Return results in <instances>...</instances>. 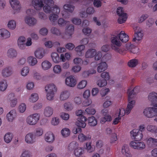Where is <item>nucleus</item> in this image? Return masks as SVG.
Segmentation results:
<instances>
[{"label":"nucleus","instance_id":"2eb2a0df","mask_svg":"<svg viewBox=\"0 0 157 157\" xmlns=\"http://www.w3.org/2000/svg\"><path fill=\"white\" fill-rule=\"evenodd\" d=\"M87 121V118L84 116H82L77 119L75 122V125L80 128H85L86 126V122Z\"/></svg>","mask_w":157,"mask_h":157},{"label":"nucleus","instance_id":"2f4dec72","mask_svg":"<svg viewBox=\"0 0 157 157\" xmlns=\"http://www.w3.org/2000/svg\"><path fill=\"white\" fill-rule=\"evenodd\" d=\"M52 66L51 63L47 60L43 61L41 64V69L44 71L48 70L51 68Z\"/></svg>","mask_w":157,"mask_h":157},{"label":"nucleus","instance_id":"69168bd1","mask_svg":"<svg viewBox=\"0 0 157 157\" xmlns=\"http://www.w3.org/2000/svg\"><path fill=\"white\" fill-rule=\"evenodd\" d=\"M96 113L95 109L91 107H88L86 109L85 113L89 115H94Z\"/></svg>","mask_w":157,"mask_h":157},{"label":"nucleus","instance_id":"0e129e2a","mask_svg":"<svg viewBox=\"0 0 157 157\" xmlns=\"http://www.w3.org/2000/svg\"><path fill=\"white\" fill-rule=\"evenodd\" d=\"M48 29L45 27L41 28L39 31V34L42 36H45L48 33Z\"/></svg>","mask_w":157,"mask_h":157},{"label":"nucleus","instance_id":"c9c22d12","mask_svg":"<svg viewBox=\"0 0 157 157\" xmlns=\"http://www.w3.org/2000/svg\"><path fill=\"white\" fill-rule=\"evenodd\" d=\"M121 153L127 157H131L132 155L130 152L129 147L128 145H124L122 147Z\"/></svg>","mask_w":157,"mask_h":157},{"label":"nucleus","instance_id":"ddd939ff","mask_svg":"<svg viewBox=\"0 0 157 157\" xmlns=\"http://www.w3.org/2000/svg\"><path fill=\"white\" fill-rule=\"evenodd\" d=\"M24 21L26 25L31 27L35 25L37 23V20L36 18L28 16H25Z\"/></svg>","mask_w":157,"mask_h":157},{"label":"nucleus","instance_id":"79ce46f5","mask_svg":"<svg viewBox=\"0 0 157 157\" xmlns=\"http://www.w3.org/2000/svg\"><path fill=\"white\" fill-rule=\"evenodd\" d=\"M51 57L53 62L55 63H58L60 62L59 55L56 52H52L51 55Z\"/></svg>","mask_w":157,"mask_h":157},{"label":"nucleus","instance_id":"72a5a7b5","mask_svg":"<svg viewBox=\"0 0 157 157\" xmlns=\"http://www.w3.org/2000/svg\"><path fill=\"white\" fill-rule=\"evenodd\" d=\"M117 36H118L120 41L122 42L126 43L128 40L129 37L124 31H121Z\"/></svg>","mask_w":157,"mask_h":157},{"label":"nucleus","instance_id":"58836bf2","mask_svg":"<svg viewBox=\"0 0 157 157\" xmlns=\"http://www.w3.org/2000/svg\"><path fill=\"white\" fill-rule=\"evenodd\" d=\"M27 109L26 104L24 102L20 103L18 105L17 110L18 113H23L25 112Z\"/></svg>","mask_w":157,"mask_h":157},{"label":"nucleus","instance_id":"6e6d98bb","mask_svg":"<svg viewBox=\"0 0 157 157\" xmlns=\"http://www.w3.org/2000/svg\"><path fill=\"white\" fill-rule=\"evenodd\" d=\"M68 22V21L64 20L62 18H60L58 19L57 23L59 26L63 27L65 26L67 24V23Z\"/></svg>","mask_w":157,"mask_h":157},{"label":"nucleus","instance_id":"a19ab883","mask_svg":"<svg viewBox=\"0 0 157 157\" xmlns=\"http://www.w3.org/2000/svg\"><path fill=\"white\" fill-rule=\"evenodd\" d=\"M7 82L6 80H2L0 81V91L3 92L6 91L8 87Z\"/></svg>","mask_w":157,"mask_h":157},{"label":"nucleus","instance_id":"dca6fc26","mask_svg":"<svg viewBox=\"0 0 157 157\" xmlns=\"http://www.w3.org/2000/svg\"><path fill=\"white\" fill-rule=\"evenodd\" d=\"M77 80L72 75H70L67 77L65 80V84L67 86L73 87L76 84Z\"/></svg>","mask_w":157,"mask_h":157},{"label":"nucleus","instance_id":"680f3d73","mask_svg":"<svg viewBox=\"0 0 157 157\" xmlns=\"http://www.w3.org/2000/svg\"><path fill=\"white\" fill-rule=\"evenodd\" d=\"M52 33L56 36H59L61 35V33L59 29L55 27H53L50 29Z\"/></svg>","mask_w":157,"mask_h":157},{"label":"nucleus","instance_id":"9b49d317","mask_svg":"<svg viewBox=\"0 0 157 157\" xmlns=\"http://www.w3.org/2000/svg\"><path fill=\"white\" fill-rule=\"evenodd\" d=\"M25 142L29 144H33L36 142V138L33 132H29L27 134L24 138Z\"/></svg>","mask_w":157,"mask_h":157},{"label":"nucleus","instance_id":"49530a36","mask_svg":"<svg viewBox=\"0 0 157 157\" xmlns=\"http://www.w3.org/2000/svg\"><path fill=\"white\" fill-rule=\"evenodd\" d=\"M52 71L55 74L59 75L61 73L62 69L60 65L56 64L52 67Z\"/></svg>","mask_w":157,"mask_h":157},{"label":"nucleus","instance_id":"f3484780","mask_svg":"<svg viewBox=\"0 0 157 157\" xmlns=\"http://www.w3.org/2000/svg\"><path fill=\"white\" fill-rule=\"evenodd\" d=\"M44 139L46 142L49 144H52L55 140V137L52 132L48 131L45 134Z\"/></svg>","mask_w":157,"mask_h":157},{"label":"nucleus","instance_id":"a18cd8bd","mask_svg":"<svg viewBox=\"0 0 157 157\" xmlns=\"http://www.w3.org/2000/svg\"><path fill=\"white\" fill-rule=\"evenodd\" d=\"M7 27L10 29L12 30L15 29L16 27L15 21L13 20H9L7 23Z\"/></svg>","mask_w":157,"mask_h":157},{"label":"nucleus","instance_id":"774afa93","mask_svg":"<svg viewBox=\"0 0 157 157\" xmlns=\"http://www.w3.org/2000/svg\"><path fill=\"white\" fill-rule=\"evenodd\" d=\"M97 85L100 87H102L106 85L107 82L106 80L100 79L97 82Z\"/></svg>","mask_w":157,"mask_h":157},{"label":"nucleus","instance_id":"603ef678","mask_svg":"<svg viewBox=\"0 0 157 157\" xmlns=\"http://www.w3.org/2000/svg\"><path fill=\"white\" fill-rule=\"evenodd\" d=\"M44 133V130L41 127L36 128L34 131V135L35 137H40L42 136Z\"/></svg>","mask_w":157,"mask_h":157},{"label":"nucleus","instance_id":"13d9d810","mask_svg":"<svg viewBox=\"0 0 157 157\" xmlns=\"http://www.w3.org/2000/svg\"><path fill=\"white\" fill-rule=\"evenodd\" d=\"M125 113H126L127 114H129V113H127L126 110H125L124 108H121L117 110L116 114L117 115L120 116L121 117H122L124 116Z\"/></svg>","mask_w":157,"mask_h":157},{"label":"nucleus","instance_id":"5fc2aeb1","mask_svg":"<svg viewBox=\"0 0 157 157\" xmlns=\"http://www.w3.org/2000/svg\"><path fill=\"white\" fill-rule=\"evenodd\" d=\"M63 107L67 111H71L74 108V105L70 102L65 103L63 104Z\"/></svg>","mask_w":157,"mask_h":157},{"label":"nucleus","instance_id":"9d476101","mask_svg":"<svg viewBox=\"0 0 157 157\" xmlns=\"http://www.w3.org/2000/svg\"><path fill=\"white\" fill-rule=\"evenodd\" d=\"M131 137L136 141H140L143 137L142 132L139 129H134L130 132Z\"/></svg>","mask_w":157,"mask_h":157},{"label":"nucleus","instance_id":"b1692460","mask_svg":"<svg viewBox=\"0 0 157 157\" xmlns=\"http://www.w3.org/2000/svg\"><path fill=\"white\" fill-rule=\"evenodd\" d=\"M53 113V108L50 106H47L44 108L43 110V115L46 117H51Z\"/></svg>","mask_w":157,"mask_h":157},{"label":"nucleus","instance_id":"c03bdc74","mask_svg":"<svg viewBox=\"0 0 157 157\" xmlns=\"http://www.w3.org/2000/svg\"><path fill=\"white\" fill-rule=\"evenodd\" d=\"M146 141L148 145L151 146L157 145V139L151 137L147 138Z\"/></svg>","mask_w":157,"mask_h":157},{"label":"nucleus","instance_id":"bf43d9fd","mask_svg":"<svg viewBox=\"0 0 157 157\" xmlns=\"http://www.w3.org/2000/svg\"><path fill=\"white\" fill-rule=\"evenodd\" d=\"M61 132L63 136L65 137H68L70 134V131L67 128H64L62 129L61 130Z\"/></svg>","mask_w":157,"mask_h":157},{"label":"nucleus","instance_id":"412c9836","mask_svg":"<svg viewBox=\"0 0 157 157\" xmlns=\"http://www.w3.org/2000/svg\"><path fill=\"white\" fill-rule=\"evenodd\" d=\"M45 54L44 49L41 47L37 48L34 52L35 56L39 59H42L44 56Z\"/></svg>","mask_w":157,"mask_h":157},{"label":"nucleus","instance_id":"ea45409f","mask_svg":"<svg viewBox=\"0 0 157 157\" xmlns=\"http://www.w3.org/2000/svg\"><path fill=\"white\" fill-rule=\"evenodd\" d=\"M78 146L79 144L78 142L76 141H73L67 145V150L69 151H72Z\"/></svg>","mask_w":157,"mask_h":157},{"label":"nucleus","instance_id":"8fccbe9b","mask_svg":"<svg viewBox=\"0 0 157 157\" xmlns=\"http://www.w3.org/2000/svg\"><path fill=\"white\" fill-rule=\"evenodd\" d=\"M146 129L148 131L157 135V126L148 125L147 126Z\"/></svg>","mask_w":157,"mask_h":157},{"label":"nucleus","instance_id":"1a4fd4ad","mask_svg":"<svg viewBox=\"0 0 157 157\" xmlns=\"http://www.w3.org/2000/svg\"><path fill=\"white\" fill-rule=\"evenodd\" d=\"M111 46L112 49L116 50L117 48L120 47L122 43L117 35L113 36L111 38Z\"/></svg>","mask_w":157,"mask_h":157},{"label":"nucleus","instance_id":"a211bd4d","mask_svg":"<svg viewBox=\"0 0 157 157\" xmlns=\"http://www.w3.org/2000/svg\"><path fill=\"white\" fill-rule=\"evenodd\" d=\"M71 96L70 91L67 89L63 90L60 92L59 99L62 101H65L69 99Z\"/></svg>","mask_w":157,"mask_h":157},{"label":"nucleus","instance_id":"c756f323","mask_svg":"<svg viewBox=\"0 0 157 157\" xmlns=\"http://www.w3.org/2000/svg\"><path fill=\"white\" fill-rule=\"evenodd\" d=\"M84 153V149L83 147L78 146L75 148L74 150L73 154L75 157H80Z\"/></svg>","mask_w":157,"mask_h":157},{"label":"nucleus","instance_id":"bb28decb","mask_svg":"<svg viewBox=\"0 0 157 157\" xmlns=\"http://www.w3.org/2000/svg\"><path fill=\"white\" fill-rule=\"evenodd\" d=\"M91 136L89 135H85L81 133L79 134L78 136V142L83 143L85 141L89 140L91 139Z\"/></svg>","mask_w":157,"mask_h":157},{"label":"nucleus","instance_id":"f704fd0d","mask_svg":"<svg viewBox=\"0 0 157 157\" xmlns=\"http://www.w3.org/2000/svg\"><path fill=\"white\" fill-rule=\"evenodd\" d=\"M148 100L152 104L157 101V93L152 92L149 93L147 97Z\"/></svg>","mask_w":157,"mask_h":157},{"label":"nucleus","instance_id":"de8ad7c7","mask_svg":"<svg viewBox=\"0 0 157 157\" xmlns=\"http://www.w3.org/2000/svg\"><path fill=\"white\" fill-rule=\"evenodd\" d=\"M39 98L37 94L33 93H32L29 97V100L31 102L34 103Z\"/></svg>","mask_w":157,"mask_h":157},{"label":"nucleus","instance_id":"e2e57ef3","mask_svg":"<svg viewBox=\"0 0 157 157\" xmlns=\"http://www.w3.org/2000/svg\"><path fill=\"white\" fill-rule=\"evenodd\" d=\"M138 62V59H134L130 60L128 63V65L129 67H134L137 64Z\"/></svg>","mask_w":157,"mask_h":157},{"label":"nucleus","instance_id":"09e8293b","mask_svg":"<svg viewBox=\"0 0 157 157\" xmlns=\"http://www.w3.org/2000/svg\"><path fill=\"white\" fill-rule=\"evenodd\" d=\"M63 8L66 11L72 13L74 11L75 7L70 4H66L63 6Z\"/></svg>","mask_w":157,"mask_h":157},{"label":"nucleus","instance_id":"c85d7f7f","mask_svg":"<svg viewBox=\"0 0 157 157\" xmlns=\"http://www.w3.org/2000/svg\"><path fill=\"white\" fill-rule=\"evenodd\" d=\"M96 50L94 48H90L88 49L85 53L84 56L86 59H91L94 57Z\"/></svg>","mask_w":157,"mask_h":157},{"label":"nucleus","instance_id":"4d7b16f0","mask_svg":"<svg viewBox=\"0 0 157 157\" xmlns=\"http://www.w3.org/2000/svg\"><path fill=\"white\" fill-rule=\"evenodd\" d=\"M71 21L73 24L77 25H80L82 22L81 20L77 17L72 18Z\"/></svg>","mask_w":157,"mask_h":157},{"label":"nucleus","instance_id":"7ed1b4c3","mask_svg":"<svg viewBox=\"0 0 157 157\" xmlns=\"http://www.w3.org/2000/svg\"><path fill=\"white\" fill-rule=\"evenodd\" d=\"M143 114L144 116L147 118H155L157 115L156 109L155 104L152 107H147L143 110Z\"/></svg>","mask_w":157,"mask_h":157},{"label":"nucleus","instance_id":"4be33fe9","mask_svg":"<svg viewBox=\"0 0 157 157\" xmlns=\"http://www.w3.org/2000/svg\"><path fill=\"white\" fill-rule=\"evenodd\" d=\"M74 30V26L71 24H70L67 25L65 27L64 32L65 34L66 35L71 37L73 34Z\"/></svg>","mask_w":157,"mask_h":157},{"label":"nucleus","instance_id":"3c124183","mask_svg":"<svg viewBox=\"0 0 157 157\" xmlns=\"http://www.w3.org/2000/svg\"><path fill=\"white\" fill-rule=\"evenodd\" d=\"M85 149L89 153H92L94 151V148L92 145L91 142H88L85 144Z\"/></svg>","mask_w":157,"mask_h":157},{"label":"nucleus","instance_id":"393cba45","mask_svg":"<svg viewBox=\"0 0 157 157\" xmlns=\"http://www.w3.org/2000/svg\"><path fill=\"white\" fill-rule=\"evenodd\" d=\"M16 115V112L15 110H10L6 115V118L7 121L12 122L15 119Z\"/></svg>","mask_w":157,"mask_h":157},{"label":"nucleus","instance_id":"052dcab7","mask_svg":"<svg viewBox=\"0 0 157 157\" xmlns=\"http://www.w3.org/2000/svg\"><path fill=\"white\" fill-rule=\"evenodd\" d=\"M119 16L118 19V22L119 24H122L124 23L126 20L127 18V14H123L122 15Z\"/></svg>","mask_w":157,"mask_h":157},{"label":"nucleus","instance_id":"0eeeda50","mask_svg":"<svg viewBox=\"0 0 157 157\" xmlns=\"http://www.w3.org/2000/svg\"><path fill=\"white\" fill-rule=\"evenodd\" d=\"M135 32L134 37L133 41H140L142 40L143 36V32L141 28L137 26H135L133 28Z\"/></svg>","mask_w":157,"mask_h":157},{"label":"nucleus","instance_id":"473e14b6","mask_svg":"<svg viewBox=\"0 0 157 157\" xmlns=\"http://www.w3.org/2000/svg\"><path fill=\"white\" fill-rule=\"evenodd\" d=\"M85 48V46L80 45L75 47L74 50L77 55L79 56H82L83 55V51H84Z\"/></svg>","mask_w":157,"mask_h":157},{"label":"nucleus","instance_id":"423d86ee","mask_svg":"<svg viewBox=\"0 0 157 157\" xmlns=\"http://www.w3.org/2000/svg\"><path fill=\"white\" fill-rule=\"evenodd\" d=\"M102 117L100 118V122L104 124L106 122H110L112 120V117L109 113V110L105 108L101 110Z\"/></svg>","mask_w":157,"mask_h":157},{"label":"nucleus","instance_id":"864d4df0","mask_svg":"<svg viewBox=\"0 0 157 157\" xmlns=\"http://www.w3.org/2000/svg\"><path fill=\"white\" fill-rule=\"evenodd\" d=\"M87 84V81L85 80H82L80 81L77 84V88L80 90L85 88Z\"/></svg>","mask_w":157,"mask_h":157},{"label":"nucleus","instance_id":"20e7f679","mask_svg":"<svg viewBox=\"0 0 157 157\" xmlns=\"http://www.w3.org/2000/svg\"><path fill=\"white\" fill-rule=\"evenodd\" d=\"M40 114L35 113L30 115L26 118V121L27 124L31 126L36 125L40 119Z\"/></svg>","mask_w":157,"mask_h":157},{"label":"nucleus","instance_id":"6ab92c4d","mask_svg":"<svg viewBox=\"0 0 157 157\" xmlns=\"http://www.w3.org/2000/svg\"><path fill=\"white\" fill-rule=\"evenodd\" d=\"M11 36L10 33L5 29H0V40H6L9 38Z\"/></svg>","mask_w":157,"mask_h":157},{"label":"nucleus","instance_id":"7c9ffc66","mask_svg":"<svg viewBox=\"0 0 157 157\" xmlns=\"http://www.w3.org/2000/svg\"><path fill=\"white\" fill-rule=\"evenodd\" d=\"M108 66L106 62L101 61L98 65L97 71L99 73H101L106 70L108 68Z\"/></svg>","mask_w":157,"mask_h":157},{"label":"nucleus","instance_id":"37998d69","mask_svg":"<svg viewBox=\"0 0 157 157\" xmlns=\"http://www.w3.org/2000/svg\"><path fill=\"white\" fill-rule=\"evenodd\" d=\"M88 124L89 125L92 126H96L97 124V121L96 118L94 116H91L87 119Z\"/></svg>","mask_w":157,"mask_h":157},{"label":"nucleus","instance_id":"39448f33","mask_svg":"<svg viewBox=\"0 0 157 157\" xmlns=\"http://www.w3.org/2000/svg\"><path fill=\"white\" fill-rule=\"evenodd\" d=\"M9 2L13 14H17L20 12L21 6L18 0H9Z\"/></svg>","mask_w":157,"mask_h":157},{"label":"nucleus","instance_id":"aec40b11","mask_svg":"<svg viewBox=\"0 0 157 157\" xmlns=\"http://www.w3.org/2000/svg\"><path fill=\"white\" fill-rule=\"evenodd\" d=\"M18 53L17 51L14 48H11L9 49L6 52V56L10 59H13L17 57Z\"/></svg>","mask_w":157,"mask_h":157},{"label":"nucleus","instance_id":"338daca9","mask_svg":"<svg viewBox=\"0 0 157 157\" xmlns=\"http://www.w3.org/2000/svg\"><path fill=\"white\" fill-rule=\"evenodd\" d=\"M73 101L75 105L78 106L81 104L82 99L79 96H75L74 98Z\"/></svg>","mask_w":157,"mask_h":157},{"label":"nucleus","instance_id":"4c0bfd02","mask_svg":"<svg viewBox=\"0 0 157 157\" xmlns=\"http://www.w3.org/2000/svg\"><path fill=\"white\" fill-rule=\"evenodd\" d=\"M13 137V135L12 133L7 132L4 136V141L6 144H9L11 142Z\"/></svg>","mask_w":157,"mask_h":157},{"label":"nucleus","instance_id":"4468645a","mask_svg":"<svg viewBox=\"0 0 157 157\" xmlns=\"http://www.w3.org/2000/svg\"><path fill=\"white\" fill-rule=\"evenodd\" d=\"M13 73L11 68L10 67H6L3 68L1 70V76L5 78L9 77L12 76Z\"/></svg>","mask_w":157,"mask_h":157},{"label":"nucleus","instance_id":"f257e3e1","mask_svg":"<svg viewBox=\"0 0 157 157\" xmlns=\"http://www.w3.org/2000/svg\"><path fill=\"white\" fill-rule=\"evenodd\" d=\"M139 92V87H138L134 88L132 90L131 88L127 90V94L128 97V103L126 107V113H129L132 109L134 107L136 101L134 100L135 95Z\"/></svg>","mask_w":157,"mask_h":157},{"label":"nucleus","instance_id":"e433bc0d","mask_svg":"<svg viewBox=\"0 0 157 157\" xmlns=\"http://www.w3.org/2000/svg\"><path fill=\"white\" fill-rule=\"evenodd\" d=\"M59 17V15L57 14L52 13L50 14L48 18L52 24L55 25L57 23V21Z\"/></svg>","mask_w":157,"mask_h":157},{"label":"nucleus","instance_id":"5701e85b","mask_svg":"<svg viewBox=\"0 0 157 157\" xmlns=\"http://www.w3.org/2000/svg\"><path fill=\"white\" fill-rule=\"evenodd\" d=\"M26 40L25 38L23 36L19 37L17 41V46L21 50H24L25 48V42Z\"/></svg>","mask_w":157,"mask_h":157},{"label":"nucleus","instance_id":"a878e982","mask_svg":"<svg viewBox=\"0 0 157 157\" xmlns=\"http://www.w3.org/2000/svg\"><path fill=\"white\" fill-rule=\"evenodd\" d=\"M30 71V68L28 66H25L21 69L19 74L22 77H25L28 75L29 74Z\"/></svg>","mask_w":157,"mask_h":157},{"label":"nucleus","instance_id":"f8f14e48","mask_svg":"<svg viewBox=\"0 0 157 157\" xmlns=\"http://www.w3.org/2000/svg\"><path fill=\"white\" fill-rule=\"evenodd\" d=\"M31 5L34 10H40L44 6V0H32Z\"/></svg>","mask_w":157,"mask_h":157},{"label":"nucleus","instance_id":"f03ea898","mask_svg":"<svg viewBox=\"0 0 157 157\" xmlns=\"http://www.w3.org/2000/svg\"><path fill=\"white\" fill-rule=\"evenodd\" d=\"M57 90L56 86L53 83L48 84L45 86V91L46 92V98L48 100L52 101L54 100Z\"/></svg>","mask_w":157,"mask_h":157},{"label":"nucleus","instance_id":"cd10ccee","mask_svg":"<svg viewBox=\"0 0 157 157\" xmlns=\"http://www.w3.org/2000/svg\"><path fill=\"white\" fill-rule=\"evenodd\" d=\"M27 60L28 64L31 67L35 66L38 63L37 58L33 56L28 57Z\"/></svg>","mask_w":157,"mask_h":157},{"label":"nucleus","instance_id":"6e6552de","mask_svg":"<svg viewBox=\"0 0 157 157\" xmlns=\"http://www.w3.org/2000/svg\"><path fill=\"white\" fill-rule=\"evenodd\" d=\"M44 5L43 7L44 12L46 13H52L54 2L53 0H44Z\"/></svg>","mask_w":157,"mask_h":157}]
</instances>
